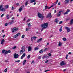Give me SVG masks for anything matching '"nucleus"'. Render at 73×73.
Masks as SVG:
<instances>
[{
	"label": "nucleus",
	"mask_w": 73,
	"mask_h": 73,
	"mask_svg": "<svg viewBox=\"0 0 73 73\" xmlns=\"http://www.w3.org/2000/svg\"><path fill=\"white\" fill-rule=\"evenodd\" d=\"M48 23L42 24L41 25V26L42 28V29L41 30L42 31L44 29H46L48 27Z\"/></svg>",
	"instance_id": "1"
},
{
	"label": "nucleus",
	"mask_w": 73,
	"mask_h": 73,
	"mask_svg": "<svg viewBox=\"0 0 73 73\" xmlns=\"http://www.w3.org/2000/svg\"><path fill=\"white\" fill-rule=\"evenodd\" d=\"M38 16L39 18H41L40 19L41 20H42L45 17L44 16H42V14H41L39 13H38Z\"/></svg>",
	"instance_id": "2"
},
{
	"label": "nucleus",
	"mask_w": 73,
	"mask_h": 73,
	"mask_svg": "<svg viewBox=\"0 0 73 73\" xmlns=\"http://www.w3.org/2000/svg\"><path fill=\"white\" fill-rule=\"evenodd\" d=\"M52 17V16L51 15V13H49L46 16V18H48L49 19H50Z\"/></svg>",
	"instance_id": "3"
},
{
	"label": "nucleus",
	"mask_w": 73,
	"mask_h": 73,
	"mask_svg": "<svg viewBox=\"0 0 73 73\" xmlns=\"http://www.w3.org/2000/svg\"><path fill=\"white\" fill-rule=\"evenodd\" d=\"M3 5H0V11L1 10L2 11H4L5 10V9L4 8H2L3 7Z\"/></svg>",
	"instance_id": "4"
},
{
	"label": "nucleus",
	"mask_w": 73,
	"mask_h": 73,
	"mask_svg": "<svg viewBox=\"0 0 73 73\" xmlns=\"http://www.w3.org/2000/svg\"><path fill=\"white\" fill-rule=\"evenodd\" d=\"M70 10L67 9V10H66V12H65V13H63V14H64V15H68V13L70 12Z\"/></svg>",
	"instance_id": "5"
},
{
	"label": "nucleus",
	"mask_w": 73,
	"mask_h": 73,
	"mask_svg": "<svg viewBox=\"0 0 73 73\" xmlns=\"http://www.w3.org/2000/svg\"><path fill=\"white\" fill-rule=\"evenodd\" d=\"M18 30V29L17 28L15 27L13 29H12V32L13 33L15 31H17Z\"/></svg>",
	"instance_id": "6"
},
{
	"label": "nucleus",
	"mask_w": 73,
	"mask_h": 73,
	"mask_svg": "<svg viewBox=\"0 0 73 73\" xmlns=\"http://www.w3.org/2000/svg\"><path fill=\"white\" fill-rule=\"evenodd\" d=\"M65 29H66V30H67V32L68 33L70 31V28L68 27H65Z\"/></svg>",
	"instance_id": "7"
},
{
	"label": "nucleus",
	"mask_w": 73,
	"mask_h": 73,
	"mask_svg": "<svg viewBox=\"0 0 73 73\" xmlns=\"http://www.w3.org/2000/svg\"><path fill=\"white\" fill-rule=\"evenodd\" d=\"M14 57L15 58H18V57L19 56V54H17L16 53H15L14 55Z\"/></svg>",
	"instance_id": "8"
},
{
	"label": "nucleus",
	"mask_w": 73,
	"mask_h": 73,
	"mask_svg": "<svg viewBox=\"0 0 73 73\" xmlns=\"http://www.w3.org/2000/svg\"><path fill=\"white\" fill-rule=\"evenodd\" d=\"M66 64L64 62V61H62L60 63V65L62 66L64 65H66Z\"/></svg>",
	"instance_id": "9"
},
{
	"label": "nucleus",
	"mask_w": 73,
	"mask_h": 73,
	"mask_svg": "<svg viewBox=\"0 0 73 73\" xmlns=\"http://www.w3.org/2000/svg\"><path fill=\"white\" fill-rule=\"evenodd\" d=\"M20 34V33H18L16 35H15V36H13V37L14 38H16L17 37V36H19V35Z\"/></svg>",
	"instance_id": "10"
},
{
	"label": "nucleus",
	"mask_w": 73,
	"mask_h": 73,
	"mask_svg": "<svg viewBox=\"0 0 73 73\" xmlns=\"http://www.w3.org/2000/svg\"><path fill=\"white\" fill-rule=\"evenodd\" d=\"M49 58V57L47 55H46V56H42V59H44L45 58Z\"/></svg>",
	"instance_id": "11"
},
{
	"label": "nucleus",
	"mask_w": 73,
	"mask_h": 73,
	"mask_svg": "<svg viewBox=\"0 0 73 73\" xmlns=\"http://www.w3.org/2000/svg\"><path fill=\"white\" fill-rule=\"evenodd\" d=\"M25 53H23V54L22 56L21 57V59H22L23 58V57H24L25 56Z\"/></svg>",
	"instance_id": "12"
},
{
	"label": "nucleus",
	"mask_w": 73,
	"mask_h": 73,
	"mask_svg": "<svg viewBox=\"0 0 73 73\" xmlns=\"http://www.w3.org/2000/svg\"><path fill=\"white\" fill-rule=\"evenodd\" d=\"M11 52V50H8V51L7 50H6L5 53V55H6V54H7L9 53H10Z\"/></svg>",
	"instance_id": "13"
},
{
	"label": "nucleus",
	"mask_w": 73,
	"mask_h": 73,
	"mask_svg": "<svg viewBox=\"0 0 73 73\" xmlns=\"http://www.w3.org/2000/svg\"><path fill=\"white\" fill-rule=\"evenodd\" d=\"M32 50V48L31 46H30L28 47V51L29 52L30 51H31Z\"/></svg>",
	"instance_id": "14"
},
{
	"label": "nucleus",
	"mask_w": 73,
	"mask_h": 73,
	"mask_svg": "<svg viewBox=\"0 0 73 73\" xmlns=\"http://www.w3.org/2000/svg\"><path fill=\"white\" fill-rule=\"evenodd\" d=\"M14 21L13 20H11V22L9 23L8 24L9 25L12 24L13 23H14Z\"/></svg>",
	"instance_id": "15"
},
{
	"label": "nucleus",
	"mask_w": 73,
	"mask_h": 73,
	"mask_svg": "<svg viewBox=\"0 0 73 73\" xmlns=\"http://www.w3.org/2000/svg\"><path fill=\"white\" fill-rule=\"evenodd\" d=\"M5 40L4 39H2L1 41V44L3 45V43L4 42Z\"/></svg>",
	"instance_id": "16"
},
{
	"label": "nucleus",
	"mask_w": 73,
	"mask_h": 73,
	"mask_svg": "<svg viewBox=\"0 0 73 73\" xmlns=\"http://www.w3.org/2000/svg\"><path fill=\"white\" fill-rule=\"evenodd\" d=\"M25 51V50H21L20 51V53L21 54H23L24 52Z\"/></svg>",
	"instance_id": "17"
},
{
	"label": "nucleus",
	"mask_w": 73,
	"mask_h": 73,
	"mask_svg": "<svg viewBox=\"0 0 73 73\" xmlns=\"http://www.w3.org/2000/svg\"><path fill=\"white\" fill-rule=\"evenodd\" d=\"M73 24V19H72L70 21V24L72 25Z\"/></svg>",
	"instance_id": "18"
},
{
	"label": "nucleus",
	"mask_w": 73,
	"mask_h": 73,
	"mask_svg": "<svg viewBox=\"0 0 73 73\" xmlns=\"http://www.w3.org/2000/svg\"><path fill=\"white\" fill-rule=\"evenodd\" d=\"M42 38H40V39H39L36 42H37L39 43L40 41H42Z\"/></svg>",
	"instance_id": "19"
},
{
	"label": "nucleus",
	"mask_w": 73,
	"mask_h": 73,
	"mask_svg": "<svg viewBox=\"0 0 73 73\" xmlns=\"http://www.w3.org/2000/svg\"><path fill=\"white\" fill-rule=\"evenodd\" d=\"M30 3H32L36 1L35 0H30Z\"/></svg>",
	"instance_id": "20"
},
{
	"label": "nucleus",
	"mask_w": 73,
	"mask_h": 73,
	"mask_svg": "<svg viewBox=\"0 0 73 73\" xmlns=\"http://www.w3.org/2000/svg\"><path fill=\"white\" fill-rule=\"evenodd\" d=\"M6 51H7L6 50H2V53L3 54H4H4H5V53Z\"/></svg>",
	"instance_id": "21"
},
{
	"label": "nucleus",
	"mask_w": 73,
	"mask_h": 73,
	"mask_svg": "<svg viewBox=\"0 0 73 73\" xmlns=\"http://www.w3.org/2000/svg\"><path fill=\"white\" fill-rule=\"evenodd\" d=\"M61 14V11H60L59 12L58 14H57V16L59 17L60 16Z\"/></svg>",
	"instance_id": "22"
},
{
	"label": "nucleus",
	"mask_w": 73,
	"mask_h": 73,
	"mask_svg": "<svg viewBox=\"0 0 73 73\" xmlns=\"http://www.w3.org/2000/svg\"><path fill=\"white\" fill-rule=\"evenodd\" d=\"M69 2V0H66L65 1V3L66 4L68 3Z\"/></svg>",
	"instance_id": "23"
},
{
	"label": "nucleus",
	"mask_w": 73,
	"mask_h": 73,
	"mask_svg": "<svg viewBox=\"0 0 73 73\" xmlns=\"http://www.w3.org/2000/svg\"><path fill=\"white\" fill-rule=\"evenodd\" d=\"M59 21V20H58L57 18H56L55 19V22L56 23H58V22Z\"/></svg>",
	"instance_id": "24"
},
{
	"label": "nucleus",
	"mask_w": 73,
	"mask_h": 73,
	"mask_svg": "<svg viewBox=\"0 0 73 73\" xmlns=\"http://www.w3.org/2000/svg\"><path fill=\"white\" fill-rule=\"evenodd\" d=\"M62 26H61V27H60L59 29L60 32H61L62 31Z\"/></svg>",
	"instance_id": "25"
},
{
	"label": "nucleus",
	"mask_w": 73,
	"mask_h": 73,
	"mask_svg": "<svg viewBox=\"0 0 73 73\" xmlns=\"http://www.w3.org/2000/svg\"><path fill=\"white\" fill-rule=\"evenodd\" d=\"M49 49V48H45L44 49V52H45V51L46 50H48V49Z\"/></svg>",
	"instance_id": "26"
},
{
	"label": "nucleus",
	"mask_w": 73,
	"mask_h": 73,
	"mask_svg": "<svg viewBox=\"0 0 73 73\" xmlns=\"http://www.w3.org/2000/svg\"><path fill=\"white\" fill-rule=\"evenodd\" d=\"M42 53H43V51H42V49L39 51V53L42 54Z\"/></svg>",
	"instance_id": "27"
},
{
	"label": "nucleus",
	"mask_w": 73,
	"mask_h": 73,
	"mask_svg": "<svg viewBox=\"0 0 73 73\" xmlns=\"http://www.w3.org/2000/svg\"><path fill=\"white\" fill-rule=\"evenodd\" d=\"M9 7V5H5V8L6 9H7Z\"/></svg>",
	"instance_id": "28"
},
{
	"label": "nucleus",
	"mask_w": 73,
	"mask_h": 73,
	"mask_svg": "<svg viewBox=\"0 0 73 73\" xmlns=\"http://www.w3.org/2000/svg\"><path fill=\"white\" fill-rule=\"evenodd\" d=\"M26 60H25L23 61V65H25V63L26 62Z\"/></svg>",
	"instance_id": "29"
},
{
	"label": "nucleus",
	"mask_w": 73,
	"mask_h": 73,
	"mask_svg": "<svg viewBox=\"0 0 73 73\" xmlns=\"http://www.w3.org/2000/svg\"><path fill=\"white\" fill-rule=\"evenodd\" d=\"M62 44H61V43L60 42H59L58 43V46H61Z\"/></svg>",
	"instance_id": "30"
},
{
	"label": "nucleus",
	"mask_w": 73,
	"mask_h": 73,
	"mask_svg": "<svg viewBox=\"0 0 73 73\" xmlns=\"http://www.w3.org/2000/svg\"><path fill=\"white\" fill-rule=\"evenodd\" d=\"M25 47L24 46H22V48H21V49H22V50H25Z\"/></svg>",
	"instance_id": "31"
},
{
	"label": "nucleus",
	"mask_w": 73,
	"mask_h": 73,
	"mask_svg": "<svg viewBox=\"0 0 73 73\" xmlns=\"http://www.w3.org/2000/svg\"><path fill=\"white\" fill-rule=\"evenodd\" d=\"M22 9H23L22 8H19V11L20 12H21L22 11Z\"/></svg>",
	"instance_id": "32"
},
{
	"label": "nucleus",
	"mask_w": 73,
	"mask_h": 73,
	"mask_svg": "<svg viewBox=\"0 0 73 73\" xmlns=\"http://www.w3.org/2000/svg\"><path fill=\"white\" fill-rule=\"evenodd\" d=\"M29 2L28 1H27V2H26V3H25V5L27 6V5Z\"/></svg>",
	"instance_id": "33"
},
{
	"label": "nucleus",
	"mask_w": 73,
	"mask_h": 73,
	"mask_svg": "<svg viewBox=\"0 0 73 73\" xmlns=\"http://www.w3.org/2000/svg\"><path fill=\"white\" fill-rule=\"evenodd\" d=\"M38 49H39L38 48L36 47L35 48L34 50H37Z\"/></svg>",
	"instance_id": "34"
},
{
	"label": "nucleus",
	"mask_w": 73,
	"mask_h": 73,
	"mask_svg": "<svg viewBox=\"0 0 73 73\" xmlns=\"http://www.w3.org/2000/svg\"><path fill=\"white\" fill-rule=\"evenodd\" d=\"M32 38H33L34 40H36V38H37V37L35 36H33Z\"/></svg>",
	"instance_id": "35"
},
{
	"label": "nucleus",
	"mask_w": 73,
	"mask_h": 73,
	"mask_svg": "<svg viewBox=\"0 0 73 73\" xmlns=\"http://www.w3.org/2000/svg\"><path fill=\"white\" fill-rule=\"evenodd\" d=\"M30 57H31V55H28V56H27V58L28 59H29V58H30Z\"/></svg>",
	"instance_id": "36"
},
{
	"label": "nucleus",
	"mask_w": 73,
	"mask_h": 73,
	"mask_svg": "<svg viewBox=\"0 0 73 73\" xmlns=\"http://www.w3.org/2000/svg\"><path fill=\"white\" fill-rule=\"evenodd\" d=\"M16 48V46H14V47H13L12 49L13 50H14Z\"/></svg>",
	"instance_id": "37"
},
{
	"label": "nucleus",
	"mask_w": 73,
	"mask_h": 73,
	"mask_svg": "<svg viewBox=\"0 0 73 73\" xmlns=\"http://www.w3.org/2000/svg\"><path fill=\"white\" fill-rule=\"evenodd\" d=\"M63 41H66V39L65 38H63Z\"/></svg>",
	"instance_id": "38"
},
{
	"label": "nucleus",
	"mask_w": 73,
	"mask_h": 73,
	"mask_svg": "<svg viewBox=\"0 0 73 73\" xmlns=\"http://www.w3.org/2000/svg\"><path fill=\"white\" fill-rule=\"evenodd\" d=\"M15 62H20V60H15Z\"/></svg>",
	"instance_id": "39"
},
{
	"label": "nucleus",
	"mask_w": 73,
	"mask_h": 73,
	"mask_svg": "<svg viewBox=\"0 0 73 73\" xmlns=\"http://www.w3.org/2000/svg\"><path fill=\"white\" fill-rule=\"evenodd\" d=\"M62 21H60L59 22L58 24H62Z\"/></svg>",
	"instance_id": "40"
},
{
	"label": "nucleus",
	"mask_w": 73,
	"mask_h": 73,
	"mask_svg": "<svg viewBox=\"0 0 73 73\" xmlns=\"http://www.w3.org/2000/svg\"><path fill=\"white\" fill-rule=\"evenodd\" d=\"M25 37V35H23L22 36V38H23Z\"/></svg>",
	"instance_id": "41"
},
{
	"label": "nucleus",
	"mask_w": 73,
	"mask_h": 73,
	"mask_svg": "<svg viewBox=\"0 0 73 73\" xmlns=\"http://www.w3.org/2000/svg\"><path fill=\"white\" fill-rule=\"evenodd\" d=\"M48 9V6H45V9Z\"/></svg>",
	"instance_id": "42"
},
{
	"label": "nucleus",
	"mask_w": 73,
	"mask_h": 73,
	"mask_svg": "<svg viewBox=\"0 0 73 73\" xmlns=\"http://www.w3.org/2000/svg\"><path fill=\"white\" fill-rule=\"evenodd\" d=\"M68 54H66V59H67V57H68Z\"/></svg>",
	"instance_id": "43"
},
{
	"label": "nucleus",
	"mask_w": 73,
	"mask_h": 73,
	"mask_svg": "<svg viewBox=\"0 0 73 73\" xmlns=\"http://www.w3.org/2000/svg\"><path fill=\"white\" fill-rule=\"evenodd\" d=\"M8 24L7 23H6L5 24V26H7L8 25Z\"/></svg>",
	"instance_id": "44"
},
{
	"label": "nucleus",
	"mask_w": 73,
	"mask_h": 73,
	"mask_svg": "<svg viewBox=\"0 0 73 73\" xmlns=\"http://www.w3.org/2000/svg\"><path fill=\"white\" fill-rule=\"evenodd\" d=\"M30 21V19H29L27 20L26 21V23H28V22H29Z\"/></svg>",
	"instance_id": "45"
},
{
	"label": "nucleus",
	"mask_w": 73,
	"mask_h": 73,
	"mask_svg": "<svg viewBox=\"0 0 73 73\" xmlns=\"http://www.w3.org/2000/svg\"><path fill=\"white\" fill-rule=\"evenodd\" d=\"M54 5H55V4H54V3H53V4H52V5H51V7H53V6H54Z\"/></svg>",
	"instance_id": "46"
},
{
	"label": "nucleus",
	"mask_w": 73,
	"mask_h": 73,
	"mask_svg": "<svg viewBox=\"0 0 73 73\" xmlns=\"http://www.w3.org/2000/svg\"><path fill=\"white\" fill-rule=\"evenodd\" d=\"M7 69L6 68V69H5V70H4V72H6L7 71Z\"/></svg>",
	"instance_id": "47"
},
{
	"label": "nucleus",
	"mask_w": 73,
	"mask_h": 73,
	"mask_svg": "<svg viewBox=\"0 0 73 73\" xmlns=\"http://www.w3.org/2000/svg\"><path fill=\"white\" fill-rule=\"evenodd\" d=\"M48 62V60H46L45 61V63H47Z\"/></svg>",
	"instance_id": "48"
},
{
	"label": "nucleus",
	"mask_w": 73,
	"mask_h": 73,
	"mask_svg": "<svg viewBox=\"0 0 73 73\" xmlns=\"http://www.w3.org/2000/svg\"><path fill=\"white\" fill-rule=\"evenodd\" d=\"M48 55L49 56H51V54L50 53H49L48 54Z\"/></svg>",
	"instance_id": "49"
},
{
	"label": "nucleus",
	"mask_w": 73,
	"mask_h": 73,
	"mask_svg": "<svg viewBox=\"0 0 73 73\" xmlns=\"http://www.w3.org/2000/svg\"><path fill=\"white\" fill-rule=\"evenodd\" d=\"M24 5H22V6H21L20 8H22V9H23V8L24 7Z\"/></svg>",
	"instance_id": "50"
},
{
	"label": "nucleus",
	"mask_w": 73,
	"mask_h": 73,
	"mask_svg": "<svg viewBox=\"0 0 73 73\" xmlns=\"http://www.w3.org/2000/svg\"><path fill=\"white\" fill-rule=\"evenodd\" d=\"M70 19V18H68L67 19H66V21H68Z\"/></svg>",
	"instance_id": "51"
},
{
	"label": "nucleus",
	"mask_w": 73,
	"mask_h": 73,
	"mask_svg": "<svg viewBox=\"0 0 73 73\" xmlns=\"http://www.w3.org/2000/svg\"><path fill=\"white\" fill-rule=\"evenodd\" d=\"M53 52V50H50V51L49 52L51 53H52Z\"/></svg>",
	"instance_id": "52"
},
{
	"label": "nucleus",
	"mask_w": 73,
	"mask_h": 73,
	"mask_svg": "<svg viewBox=\"0 0 73 73\" xmlns=\"http://www.w3.org/2000/svg\"><path fill=\"white\" fill-rule=\"evenodd\" d=\"M38 59H41V56H39L38 57Z\"/></svg>",
	"instance_id": "53"
},
{
	"label": "nucleus",
	"mask_w": 73,
	"mask_h": 73,
	"mask_svg": "<svg viewBox=\"0 0 73 73\" xmlns=\"http://www.w3.org/2000/svg\"><path fill=\"white\" fill-rule=\"evenodd\" d=\"M16 5H17V6H18L19 5V3H16Z\"/></svg>",
	"instance_id": "54"
},
{
	"label": "nucleus",
	"mask_w": 73,
	"mask_h": 73,
	"mask_svg": "<svg viewBox=\"0 0 73 73\" xmlns=\"http://www.w3.org/2000/svg\"><path fill=\"white\" fill-rule=\"evenodd\" d=\"M30 26H31V24L30 23H29V24L28 25V27H29Z\"/></svg>",
	"instance_id": "55"
},
{
	"label": "nucleus",
	"mask_w": 73,
	"mask_h": 73,
	"mask_svg": "<svg viewBox=\"0 0 73 73\" xmlns=\"http://www.w3.org/2000/svg\"><path fill=\"white\" fill-rule=\"evenodd\" d=\"M4 14H2L1 15V17H3L4 16Z\"/></svg>",
	"instance_id": "56"
},
{
	"label": "nucleus",
	"mask_w": 73,
	"mask_h": 73,
	"mask_svg": "<svg viewBox=\"0 0 73 73\" xmlns=\"http://www.w3.org/2000/svg\"><path fill=\"white\" fill-rule=\"evenodd\" d=\"M52 35H50V36H49V38H51V37H52Z\"/></svg>",
	"instance_id": "57"
},
{
	"label": "nucleus",
	"mask_w": 73,
	"mask_h": 73,
	"mask_svg": "<svg viewBox=\"0 0 73 73\" xmlns=\"http://www.w3.org/2000/svg\"><path fill=\"white\" fill-rule=\"evenodd\" d=\"M29 30V29H26V31H28Z\"/></svg>",
	"instance_id": "58"
},
{
	"label": "nucleus",
	"mask_w": 73,
	"mask_h": 73,
	"mask_svg": "<svg viewBox=\"0 0 73 73\" xmlns=\"http://www.w3.org/2000/svg\"><path fill=\"white\" fill-rule=\"evenodd\" d=\"M60 5V2H59L58 3V5Z\"/></svg>",
	"instance_id": "59"
},
{
	"label": "nucleus",
	"mask_w": 73,
	"mask_h": 73,
	"mask_svg": "<svg viewBox=\"0 0 73 73\" xmlns=\"http://www.w3.org/2000/svg\"><path fill=\"white\" fill-rule=\"evenodd\" d=\"M14 9V7H12V10H13Z\"/></svg>",
	"instance_id": "60"
},
{
	"label": "nucleus",
	"mask_w": 73,
	"mask_h": 73,
	"mask_svg": "<svg viewBox=\"0 0 73 73\" xmlns=\"http://www.w3.org/2000/svg\"><path fill=\"white\" fill-rule=\"evenodd\" d=\"M5 36V35H3V36H2V37L3 38H4Z\"/></svg>",
	"instance_id": "61"
},
{
	"label": "nucleus",
	"mask_w": 73,
	"mask_h": 73,
	"mask_svg": "<svg viewBox=\"0 0 73 73\" xmlns=\"http://www.w3.org/2000/svg\"><path fill=\"white\" fill-rule=\"evenodd\" d=\"M34 63V61H32V62H31V64L33 63Z\"/></svg>",
	"instance_id": "62"
},
{
	"label": "nucleus",
	"mask_w": 73,
	"mask_h": 73,
	"mask_svg": "<svg viewBox=\"0 0 73 73\" xmlns=\"http://www.w3.org/2000/svg\"><path fill=\"white\" fill-rule=\"evenodd\" d=\"M14 19V17H13L12 18H11V19L12 20H13Z\"/></svg>",
	"instance_id": "63"
},
{
	"label": "nucleus",
	"mask_w": 73,
	"mask_h": 73,
	"mask_svg": "<svg viewBox=\"0 0 73 73\" xmlns=\"http://www.w3.org/2000/svg\"><path fill=\"white\" fill-rule=\"evenodd\" d=\"M36 4V2H35L34 3H33V5H35Z\"/></svg>",
	"instance_id": "64"
}]
</instances>
